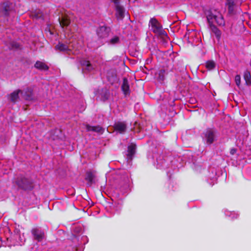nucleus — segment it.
Segmentation results:
<instances>
[{"instance_id": "4468645a", "label": "nucleus", "mask_w": 251, "mask_h": 251, "mask_svg": "<svg viewBox=\"0 0 251 251\" xmlns=\"http://www.w3.org/2000/svg\"><path fill=\"white\" fill-rule=\"evenodd\" d=\"M121 88L125 96H127L130 94L129 86L128 80L126 77H124L123 78V83Z\"/></svg>"}, {"instance_id": "ddd939ff", "label": "nucleus", "mask_w": 251, "mask_h": 251, "mask_svg": "<svg viewBox=\"0 0 251 251\" xmlns=\"http://www.w3.org/2000/svg\"><path fill=\"white\" fill-rule=\"evenodd\" d=\"M22 94L26 100H30L33 99L32 89L31 88H26L22 91Z\"/></svg>"}, {"instance_id": "6e6552de", "label": "nucleus", "mask_w": 251, "mask_h": 251, "mask_svg": "<svg viewBox=\"0 0 251 251\" xmlns=\"http://www.w3.org/2000/svg\"><path fill=\"white\" fill-rule=\"evenodd\" d=\"M80 63L82 71L85 73L92 72L94 70L96 67L95 65L92 64L89 61L85 59L81 60Z\"/></svg>"}, {"instance_id": "f257e3e1", "label": "nucleus", "mask_w": 251, "mask_h": 251, "mask_svg": "<svg viewBox=\"0 0 251 251\" xmlns=\"http://www.w3.org/2000/svg\"><path fill=\"white\" fill-rule=\"evenodd\" d=\"M206 18L212 32L216 37L219 39L221 37V31L214 25L215 22L219 26H224L225 21L221 13L217 10L211 9L206 13Z\"/></svg>"}, {"instance_id": "a211bd4d", "label": "nucleus", "mask_w": 251, "mask_h": 251, "mask_svg": "<svg viewBox=\"0 0 251 251\" xmlns=\"http://www.w3.org/2000/svg\"><path fill=\"white\" fill-rule=\"evenodd\" d=\"M106 42L109 46L117 45L120 43V37L118 35H114L107 40Z\"/></svg>"}, {"instance_id": "4be33fe9", "label": "nucleus", "mask_w": 251, "mask_h": 251, "mask_svg": "<svg viewBox=\"0 0 251 251\" xmlns=\"http://www.w3.org/2000/svg\"><path fill=\"white\" fill-rule=\"evenodd\" d=\"M95 177L94 174L91 172H88L86 173L85 179L88 181V185L90 186L94 182Z\"/></svg>"}, {"instance_id": "cd10ccee", "label": "nucleus", "mask_w": 251, "mask_h": 251, "mask_svg": "<svg viewBox=\"0 0 251 251\" xmlns=\"http://www.w3.org/2000/svg\"><path fill=\"white\" fill-rule=\"evenodd\" d=\"M11 48L13 49H19L20 48V45L15 42H12Z\"/></svg>"}, {"instance_id": "393cba45", "label": "nucleus", "mask_w": 251, "mask_h": 251, "mask_svg": "<svg viewBox=\"0 0 251 251\" xmlns=\"http://www.w3.org/2000/svg\"><path fill=\"white\" fill-rule=\"evenodd\" d=\"M215 66V63L213 61L209 60L205 63V67L209 71L214 69Z\"/></svg>"}, {"instance_id": "6ab92c4d", "label": "nucleus", "mask_w": 251, "mask_h": 251, "mask_svg": "<svg viewBox=\"0 0 251 251\" xmlns=\"http://www.w3.org/2000/svg\"><path fill=\"white\" fill-rule=\"evenodd\" d=\"M136 145L134 144H131L128 147L127 159L128 160H131L132 156L135 152Z\"/></svg>"}, {"instance_id": "c756f323", "label": "nucleus", "mask_w": 251, "mask_h": 251, "mask_svg": "<svg viewBox=\"0 0 251 251\" xmlns=\"http://www.w3.org/2000/svg\"><path fill=\"white\" fill-rule=\"evenodd\" d=\"M236 151H237V150L236 149L232 148L230 150V153L231 154L234 155L236 152Z\"/></svg>"}, {"instance_id": "1a4fd4ad", "label": "nucleus", "mask_w": 251, "mask_h": 251, "mask_svg": "<svg viewBox=\"0 0 251 251\" xmlns=\"http://www.w3.org/2000/svg\"><path fill=\"white\" fill-rule=\"evenodd\" d=\"M31 233L34 239L38 242L42 241L45 238V233L40 228L35 227L31 230Z\"/></svg>"}, {"instance_id": "f3484780", "label": "nucleus", "mask_w": 251, "mask_h": 251, "mask_svg": "<svg viewBox=\"0 0 251 251\" xmlns=\"http://www.w3.org/2000/svg\"><path fill=\"white\" fill-rule=\"evenodd\" d=\"M156 162L157 168L164 169L168 167V164L167 163L166 160L161 156L159 158H157Z\"/></svg>"}, {"instance_id": "9d476101", "label": "nucleus", "mask_w": 251, "mask_h": 251, "mask_svg": "<svg viewBox=\"0 0 251 251\" xmlns=\"http://www.w3.org/2000/svg\"><path fill=\"white\" fill-rule=\"evenodd\" d=\"M13 8V4L9 1H6L2 3L0 8V12L5 16L9 15Z\"/></svg>"}, {"instance_id": "aec40b11", "label": "nucleus", "mask_w": 251, "mask_h": 251, "mask_svg": "<svg viewBox=\"0 0 251 251\" xmlns=\"http://www.w3.org/2000/svg\"><path fill=\"white\" fill-rule=\"evenodd\" d=\"M34 67L40 70L46 71L49 69L48 66L44 62L38 61L34 65Z\"/></svg>"}, {"instance_id": "423d86ee", "label": "nucleus", "mask_w": 251, "mask_h": 251, "mask_svg": "<svg viewBox=\"0 0 251 251\" xmlns=\"http://www.w3.org/2000/svg\"><path fill=\"white\" fill-rule=\"evenodd\" d=\"M75 47L74 44L70 43L68 45L59 43L55 46V49L59 50L68 54H70L72 52V50L75 49Z\"/></svg>"}, {"instance_id": "c85d7f7f", "label": "nucleus", "mask_w": 251, "mask_h": 251, "mask_svg": "<svg viewBox=\"0 0 251 251\" xmlns=\"http://www.w3.org/2000/svg\"><path fill=\"white\" fill-rule=\"evenodd\" d=\"M229 214L228 215V213H226V215H227V216H232V219H234V218H237L238 216V214H236V213H233V212H229Z\"/></svg>"}, {"instance_id": "a878e982", "label": "nucleus", "mask_w": 251, "mask_h": 251, "mask_svg": "<svg viewBox=\"0 0 251 251\" xmlns=\"http://www.w3.org/2000/svg\"><path fill=\"white\" fill-rule=\"evenodd\" d=\"M244 79L246 81V83L247 85L251 84V79L250 73L249 72H246L244 74Z\"/></svg>"}, {"instance_id": "2eb2a0df", "label": "nucleus", "mask_w": 251, "mask_h": 251, "mask_svg": "<svg viewBox=\"0 0 251 251\" xmlns=\"http://www.w3.org/2000/svg\"><path fill=\"white\" fill-rule=\"evenodd\" d=\"M116 15L118 19L122 20L124 17L125 9L120 4L116 5Z\"/></svg>"}, {"instance_id": "412c9836", "label": "nucleus", "mask_w": 251, "mask_h": 251, "mask_svg": "<svg viewBox=\"0 0 251 251\" xmlns=\"http://www.w3.org/2000/svg\"><path fill=\"white\" fill-rule=\"evenodd\" d=\"M59 24L62 27L67 26L70 23V19L66 16H63L58 19Z\"/></svg>"}, {"instance_id": "dca6fc26", "label": "nucleus", "mask_w": 251, "mask_h": 251, "mask_svg": "<svg viewBox=\"0 0 251 251\" xmlns=\"http://www.w3.org/2000/svg\"><path fill=\"white\" fill-rule=\"evenodd\" d=\"M86 128L88 131H94L100 134H102L104 131V129L99 126H91L90 125H86Z\"/></svg>"}, {"instance_id": "7c9ffc66", "label": "nucleus", "mask_w": 251, "mask_h": 251, "mask_svg": "<svg viewBox=\"0 0 251 251\" xmlns=\"http://www.w3.org/2000/svg\"><path fill=\"white\" fill-rule=\"evenodd\" d=\"M114 3L115 6L120 4V0H111Z\"/></svg>"}, {"instance_id": "bb28decb", "label": "nucleus", "mask_w": 251, "mask_h": 251, "mask_svg": "<svg viewBox=\"0 0 251 251\" xmlns=\"http://www.w3.org/2000/svg\"><path fill=\"white\" fill-rule=\"evenodd\" d=\"M235 81L236 83V84L239 86L241 83V77L240 75H237L235 77Z\"/></svg>"}, {"instance_id": "f8f14e48", "label": "nucleus", "mask_w": 251, "mask_h": 251, "mask_svg": "<svg viewBox=\"0 0 251 251\" xmlns=\"http://www.w3.org/2000/svg\"><path fill=\"white\" fill-rule=\"evenodd\" d=\"M168 72L164 69H161L155 74V78L160 82H162L165 78Z\"/></svg>"}, {"instance_id": "5701e85b", "label": "nucleus", "mask_w": 251, "mask_h": 251, "mask_svg": "<svg viewBox=\"0 0 251 251\" xmlns=\"http://www.w3.org/2000/svg\"><path fill=\"white\" fill-rule=\"evenodd\" d=\"M100 95L101 96V100L102 101H105L109 98L110 93L106 89H102Z\"/></svg>"}, {"instance_id": "39448f33", "label": "nucleus", "mask_w": 251, "mask_h": 251, "mask_svg": "<svg viewBox=\"0 0 251 251\" xmlns=\"http://www.w3.org/2000/svg\"><path fill=\"white\" fill-rule=\"evenodd\" d=\"M111 29L105 25L100 26L97 29V34L99 38L105 39L109 35Z\"/></svg>"}, {"instance_id": "0eeeda50", "label": "nucleus", "mask_w": 251, "mask_h": 251, "mask_svg": "<svg viewBox=\"0 0 251 251\" xmlns=\"http://www.w3.org/2000/svg\"><path fill=\"white\" fill-rule=\"evenodd\" d=\"M203 139L206 141V143L208 144H212L215 140L216 137L215 131L213 129H207L203 133Z\"/></svg>"}, {"instance_id": "2f4dec72", "label": "nucleus", "mask_w": 251, "mask_h": 251, "mask_svg": "<svg viewBox=\"0 0 251 251\" xmlns=\"http://www.w3.org/2000/svg\"><path fill=\"white\" fill-rule=\"evenodd\" d=\"M213 181H216V178H213Z\"/></svg>"}, {"instance_id": "20e7f679", "label": "nucleus", "mask_w": 251, "mask_h": 251, "mask_svg": "<svg viewBox=\"0 0 251 251\" xmlns=\"http://www.w3.org/2000/svg\"><path fill=\"white\" fill-rule=\"evenodd\" d=\"M16 183L19 187L25 190L31 189L33 187L31 180L23 176L17 179Z\"/></svg>"}, {"instance_id": "f03ea898", "label": "nucleus", "mask_w": 251, "mask_h": 251, "mask_svg": "<svg viewBox=\"0 0 251 251\" xmlns=\"http://www.w3.org/2000/svg\"><path fill=\"white\" fill-rule=\"evenodd\" d=\"M149 25L151 27V30L155 34L163 37L167 36L166 32L162 29V25L155 18L150 20Z\"/></svg>"}, {"instance_id": "b1692460", "label": "nucleus", "mask_w": 251, "mask_h": 251, "mask_svg": "<svg viewBox=\"0 0 251 251\" xmlns=\"http://www.w3.org/2000/svg\"><path fill=\"white\" fill-rule=\"evenodd\" d=\"M20 93H22V91L18 90L11 93L10 95L11 100L13 102H15L19 99V94Z\"/></svg>"}, {"instance_id": "7ed1b4c3", "label": "nucleus", "mask_w": 251, "mask_h": 251, "mask_svg": "<svg viewBox=\"0 0 251 251\" xmlns=\"http://www.w3.org/2000/svg\"><path fill=\"white\" fill-rule=\"evenodd\" d=\"M242 2V0H226V5L228 13L231 15L234 14Z\"/></svg>"}, {"instance_id": "9b49d317", "label": "nucleus", "mask_w": 251, "mask_h": 251, "mask_svg": "<svg viewBox=\"0 0 251 251\" xmlns=\"http://www.w3.org/2000/svg\"><path fill=\"white\" fill-rule=\"evenodd\" d=\"M114 130L120 133H124L126 129V125L125 122H117L114 125Z\"/></svg>"}]
</instances>
